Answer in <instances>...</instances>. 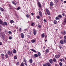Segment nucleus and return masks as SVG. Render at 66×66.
Returning a JSON list of instances; mask_svg holds the SVG:
<instances>
[{"label": "nucleus", "instance_id": "f257e3e1", "mask_svg": "<svg viewBox=\"0 0 66 66\" xmlns=\"http://www.w3.org/2000/svg\"><path fill=\"white\" fill-rule=\"evenodd\" d=\"M12 52L11 51H11H9L7 53L10 56H12L13 55V54L12 53Z\"/></svg>", "mask_w": 66, "mask_h": 66}, {"label": "nucleus", "instance_id": "f03ea898", "mask_svg": "<svg viewBox=\"0 0 66 66\" xmlns=\"http://www.w3.org/2000/svg\"><path fill=\"white\" fill-rule=\"evenodd\" d=\"M45 10L47 14H48V15H50V12H49V10H48L47 9H46Z\"/></svg>", "mask_w": 66, "mask_h": 66}, {"label": "nucleus", "instance_id": "7ed1b4c3", "mask_svg": "<svg viewBox=\"0 0 66 66\" xmlns=\"http://www.w3.org/2000/svg\"><path fill=\"white\" fill-rule=\"evenodd\" d=\"M61 34L62 35H65L66 34V31H61Z\"/></svg>", "mask_w": 66, "mask_h": 66}, {"label": "nucleus", "instance_id": "20e7f679", "mask_svg": "<svg viewBox=\"0 0 66 66\" xmlns=\"http://www.w3.org/2000/svg\"><path fill=\"white\" fill-rule=\"evenodd\" d=\"M60 56L59 54H58V55H56L55 56V57L56 59H59V57H60Z\"/></svg>", "mask_w": 66, "mask_h": 66}, {"label": "nucleus", "instance_id": "39448f33", "mask_svg": "<svg viewBox=\"0 0 66 66\" xmlns=\"http://www.w3.org/2000/svg\"><path fill=\"white\" fill-rule=\"evenodd\" d=\"M21 38H23L24 37V34L23 33H21Z\"/></svg>", "mask_w": 66, "mask_h": 66}, {"label": "nucleus", "instance_id": "423d86ee", "mask_svg": "<svg viewBox=\"0 0 66 66\" xmlns=\"http://www.w3.org/2000/svg\"><path fill=\"white\" fill-rule=\"evenodd\" d=\"M7 24V22H4L3 23V24L2 25L3 26H6Z\"/></svg>", "mask_w": 66, "mask_h": 66}, {"label": "nucleus", "instance_id": "0eeeda50", "mask_svg": "<svg viewBox=\"0 0 66 66\" xmlns=\"http://www.w3.org/2000/svg\"><path fill=\"white\" fill-rule=\"evenodd\" d=\"M36 30L35 29H33V33L34 35H35L36 34Z\"/></svg>", "mask_w": 66, "mask_h": 66}, {"label": "nucleus", "instance_id": "6e6552de", "mask_svg": "<svg viewBox=\"0 0 66 66\" xmlns=\"http://www.w3.org/2000/svg\"><path fill=\"white\" fill-rule=\"evenodd\" d=\"M39 15L40 17H42V16H43V14H42V13L41 11H40L39 12Z\"/></svg>", "mask_w": 66, "mask_h": 66}, {"label": "nucleus", "instance_id": "1a4fd4ad", "mask_svg": "<svg viewBox=\"0 0 66 66\" xmlns=\"http://www.w3.org/2000/svg\"><path fill=\"white\" fill-rule=\"evenodd\" d=\"M37 4L39 7H42V5H41L40 3V2H38Z\"/></svg>", "mask_w": 66, "mask_h": 66}, {"label": "nucleus", "instance_id": "9d476101", "mask_svg": "<svg viewBox=\"0 0 66 66\" xmlns=\"http://www.w3.org/2000/svg\"><path fill=\"white\" fill-rule=\"evenodd\" d=\"M12 51L13 53H16V52H17L16 50L15 49H13Z\"/></svg>", "mask_w": 66, "mask_h": 66}, {"label": "nucleus", "instance_id": "9b49d317", "mask_svg": "<svg viewBox=\"0 0 66 66\" xmlns=\"http://www.w3.org/2000/svg\"><path fill=\"white\" fill-rule=\"evenodd\" d=\"M3 21L1 19H0V24H2H2H3Z\"/></svg>", "mask_w": 66, "mask_h": 66}, {"label": "nucleus", "instance_id": "f8f14e48", "mask_svg": "<svg viewBox=\"0 0 66 66\" xmlns=\"http://www.w3.org/2000/svg\"><path fill=\"white\" fill-rule=\"evenodd\" d=\"M46 65L48 66H51V64L49 62L46 63Z\"/></svg>", "mask_w": 66, "mask_h": 66}, {"label": "nucleus", "instance_id": "ddd939ff", "mask_svg": "<svg viewBox=\"0 0 66 66\" xmlns=\"http://www.w3.org/2000/svg\"><path fill=\"white\" fill-rule=\"evenodd\" d=\"M53 2H50V5L51 6H52L53 5Z\"/></svg>", "mask_w": 66, "mask_h": 66}, {"label": "nucleus", "instance_id": "4468645a", "mask_svg": "<svg viewBox=\"0 0 66 66\" xmlns=\"http://www.w3.org/2000/svg\"><path fill=\"white\" fill-rule=\"evenodd\" d=\"M30 50H31V51H32L34 52H36V51L35 50L33 49H30Z\"/></svg>", "mask_w": 66, "mask_h": 66}, {"label": "nucleus", "instance_id": "2eb2a0df", "mask_svg": "<svg viewBox=\"0 0 66 66\" xmlns=\"http://www.w3.org/2000/svg\"><path fill=\"white\" fill-rule=\"evenodd\" d=\"M35 40L34 39H32L31 40V42L32 43H35Z\"/></svg>", "mask_w": 66, "mask_h": 66}, {"label": "nucleus", "instance_id": "dca6fc26", "mask_svg": "<svg viewBox=\"0 0 66 66\" xmlns=\"http://www.w3.org/2000/svg\"><path fill=\"white\" fill-rule=\"evenodd\" d=\"M0 10L2 12H3V11H4V9H3L1 7H0Z\"/></svg>", "mask_w": 66, "mask_h": 66}, {"label": "nucleus", "instance_id": "f3484780", "mask_svg": "<svg viewBox=\"0 0 66 66\" xmlns=\"http://www.w3.org/2000/svg\"><path fill=\"white\" fill-rule=\"evenodd\" d=\"M41 37H43V38H44L45 37V34L43 33L41 35Z\"/></svg>", "mask_w": 66, "mask_h": 66}, {"label": "nucleus", "instance_id": "a211bd4d", "mask_svg": "<svg viewBox=\"0 0 66 66\" xmlns=\"http://www.w3.org/2000/svg\"><path fill=\"white\" fill-rule=\"evenodd\" d=\"M60 43L61 44H64V42L62 40H61L60 41Z\"/></svg>", "mask_w": 66, "mask_h": 66}, {"label": "nucleus", "instance_id": "6ab92c4d", "mask_svg": "<svg viewBox=\"0 0 66 66\" xmlns=\"http://www.w3.org/2000/svg\"><path fill=\"white\" fill-rule=\"evenodd\" d=\"M49 49H47L46 50H45V52H46L47 53H49Z\"/></svg>", "mask_w": 66, "mask_h": 66}, {"label": "nucleus", "instance_id": "aec40b11", "mask_svg": "<svg viewBox=\"0 0 66 66\" xmlns=\"http://www.w3.org/2000/svg\"><path fill=\"white\" fill-rule=\"evenodd\" d=\"M29 62H30V63H32L33 62V60H32V59H29Z\"/></svg>", "mask_w": 66, "mask_h": 66}, {"label": "nucleus", "instance_id": "412c9836", "mask_svg": "<svg viewBox=\"0 0 66 66\" xmlns=\"http://www.w3.org/2000/svg\"><path fill=\"white\" fill-rule=\"evenodd\" d=\"M49 61L50 62V63H51V64H52L53 62L52 61V59H50V60H49Z\"/></svg>", "mask_w": 66, "mask_h": 66}, {"label": "nucleus", "instance_id": "4be33fe9", "mask_svg": "<svg viewBox=\"0 0 66 66\" xmlns=\"http://www.w3.org/2000/svg\"><path fill=\"white\" fill-rule=\"evenodd\" d=\"M55 19L56 20H60V18L58 16H57L55 18Z\"/></svg>", "mask_w": 66, "mask_h": 66}, {"label": "nucleus", "instance_id": "5701e85b", "mask_svg": "<svg viewBox=\"0 0 66 66\" xmlns=\"http://www.w3.org/2000/svg\"><path fill=\"white\" fill-rule=\"evenodd\" d=\"M60 0H54V1L55 2V3H57L59 2Z\"/></svg>", "mask_w": 66, "mask_h": 66}, {"label": "nucleus", "instance_id": "b1692460", "mask_svg": "<svg viewBox=\"0 0 66 66\" xmlns=\"http://www.w3.org/2000/svg\"><path fill=\"white\" fill-rule=\"evenodd\" d=\"M58 16L59 17V18H62V15L61 14H59Z\"/></svg>", "mask_w": 66, "mask_h": 66}, {"label": "nucleus", "instance_id": "393cba45", "mask_svg": "<svg viewBox=\"0 0 66 66\" xmlns=\"http://www.w3.org/2000/svg\"><path fill=\"white\" fill-rule=\"evenodd\" d=\"M26 16L27 18H29L30 16V15H29L28 14H27L26 15Z\"/></svg>", "mask_w": 66, "mask_h": 66}, {"label": "nucleus", "instance_id": "a878e982", "mask_svg": "<svg viewBox=\"0 0 66 66\" xmlns=\"http://www.w3.org/2000/svg\"><path fill=\"white\" fill-rule=\"evenodd\" d=\"M5 57H6V59H7V58H9V56H8V55H7V54H6L5 55Z\"/></svg>", "mask_w": 66, "mask_h": 66}, {"label": "nucleus", "instance_id": "bb28decb", "mask_svg": "<svg viewBox=\"0 0 66 66\" xmlns=\"http://www.w3.org/2000/svg\"><path fill=\"white\" fill-rule=\"evenodd\" d=\"M54 24H56V23H57V21H56V20H54Z\"/></svg>", "mask_w": 66, "mask_h": 66}, {"label": "nucleus", "instance_id": "cd10ccee", "mask_svg": "<svg viewBox=\"0 0 66 66\" xmlns=\"http://www.w3.org/2000/svg\"><path fill=\"white\" fill-rule=\"evenodd\" d=\"M10 23H14V21L13 20H11L10 21Z\"/></svg>", "mask_w": 66, "mask_h": 66}, {"label": "nucleus", "instance_id": "c85d7f7f", "mask_svg": "<svg viewBox=\"0 0 66 66\" xmlns=\"http://www.w3.org/2000/svg\"><path fill=\"white\" fill-rule=\"evenodd\" d=\"M34 56L35 57H38V55H37V54H34Z\"/></svg>", "mask_w": 66, "mask_h": 66}, {"label": "nucleus", "instance_id": "c756f323", "mask_svg": "<svg viewBox=\"0 0 66 66\" xmlns=\"http://www.w3.org/2000/svg\"><path fill=\"white\" fill-rule=\"evenodd\" d=\"M38 28H42V26H41L39 24H38Z\"/></svg>", "mask_w": 66, "mask_h": 66}, {"label": "nucleus", "instance_id": "7c9ffc66", "mask_svg": "<svg viewBox=\"0 0 66 66\" xmlns=\"http://www.w3.org/2000/svg\"><path fill=\"white\" fill-rule=\"evenodd\" d=\"M34 24H35V22H34V23L32 22L31 23V26H34Z\"/></svg>", "mask_w": 66, "mask_h": 66}, {"label": "nucleus", "instance_id": "2f4dec72", "mask_svg": "<svg viewBox=\"0 0 66 66\" xmlns=\"http://www.w3.org/2000/svg\"><path fill=\"white\" fill-rule=\"evenodd\" d=\"M37 53L38 54V55L39 56H40V55H41V54H40V52H38Z\"/></svg>", "mask_w": 66, "mask_h": 66}, {"label": "nucleus", "instance_id": "473e14b6", "mask_svg": "<svg viewBox=\"0 0 66 66\" xmlns=\"http://www.w3.org/2000/svg\"><path fill=\"white\" fill-rule=\"evenodd\" d=\"M53 61H54V62H55L56 61V59L55 58H54L53 60Z\"/></svg>", "mask_w": 66, "mask_h": 66}, {"label": "nucleus", "instance_id": "72a5a7b5", "mask_svg": "<svg viewBox=\"0 0 66 66\" xmlns=\"http://www.w3.org/2000/svg\"><path fill=\"white\" fill-rule=\"evenodd\" d=\"M14 59L15 60H16V59H17V56H14Z\"/></svg>", "mask_w": 66, "mask_h": 66}, {"label": "nucleus", "instance_id": "f704fd0d", "mask_svg": "<svg viewBox=\"0 0 66 66\" xmlns=\"http://www.w3.org/2000/svg\"><path fill=\"white\" fill-rule=\"evenodd\" d=\"M20 66H24V64L23 63H22L20 64Z\"/></svg>", "mask_w": 66, "mask_h": 66}, {"label": "nucleus", "instance_id": "c9c22d12", "mask_svg": "<svg viewBox=\"0 0 66 66\" xmlns=\"http://www.w3.org/2000/svg\"><path fill=\"white\" fill-rule=\"evenodd\" d=\"M15 16L17 17V18H19V17L18 16V15H17V14H16V13H15Z\"/></svg>", "mask_w": 66, "mask_h": 66}, {"label": "nucleus", "instance_id": "e433bc0d", "mask_svg": "<svg viewBox=\"0 0 66 66\" xmlns=\"http://www.w3.org/2000/svg\"><path fill=\"white\" fill-rule=\"evenodd\" d=\"M59 64L60 66H62V62H60Z\"/></svg>", "mask_w": 66, "mask_h": 66}, {"label": "nucleus", "instance_id": "4c0bfd02", "mask_svg": "<svg viewBox=\"0 0 66 66\" xmlns=\"http://www.w3.org/2000/svg\"><path fill=\"white\" fill-rule=\"evenodd\" d=\"M64 22H65V23H66V18H64Z\"/></svg>", "mask_w": 66, "mask_h": 66}, {"label": "nucleus", "instance_id": "58836bf2", "mask_svg": "<svg viewBox=\"0 0 66 66\" xmlns=\"http://www.w3.org/2000/svg\"><path fill=\"white\" fill-rule=\"evenodd\" d=\"M36 18L37 19H39V18H40V16H36Z\"/></svg>", "mask_w": 66, "mask_h": 66}, {"label": "nucleus", "instance_id": "ea45409f", "mask_svg": "<svg viewBox=\"0 0 66 66\" xmlns=\"http://www.w3.org/2000/svg\"><path fill=\"white\" fill-rule=\"evenodd\" d=\"M19 62H17L16 64V65H19Z\"/></svg>", "mask_w": 66, "mask_h": 66}, {"label": "nucleus", "instance_id": "a19ab883", "mask_svg": "<svg viewBox=\"0 0 66 66\" xmlns=\"http://www.w3.org/2000/svg\"><path fill=\"white\" fill-rule=\"evenodd\" d=\"M21 28H20L19 29V32H21Z\"/></svg>", "mask_w": 66, "mask_h": 66}, {"label": "nucleus", "instance_id": "79ce46f5", "mask_svg": "<svg viewBox=\"0 0 66 66\" xmlns=\"http://www.w3.org/2000/svg\"><path fill=\"white\" fill-rule=\"evenodd\" d=\"M1 56H2V57L4 56V55L3 54H1Z\"/></svg>", "mask_w": 66, "mask_h": 66}, {"label": "nucleus", "instance_id": "37998d69", "mask_svg": "<svg viewBox=\"0 0 66 66\" xmlns=\"http://www.w3.org/2000/svg\"><path fill=\"white\" fill-rule=\"evenodd\" d=\"M64 39H66V36H65L64 37Z\"/></svg>", "mask_w": 66, "mask_h": 66}, {"label": "nucleus", "instance_id": "c03bdc74", "mask_svg": "<svg viewBox=\"0 0 66 66\" xmlns=\"http://www.w3.org/2000/svg\"><path fill=\"white\" fill-rule=\"evenodd\" d=\"M66 39H64L63 40L64 42L65 43H66Z\"/></svg>", "mask_w": 66, "mask_h": 66}, {"label": "nucleus", "instance_id": "a18cd8bd", "mask_svg": "<svg viewBox=\"0 0 66 66\" xmlns=\"http://www.w3.org/2000/svg\"><path fill=\"white\" fill-rule=\"evenodd\" d=\"M20 10V7H18L17 8V10Z\"/></svg>", "mask_w": 66, "mask_h": 66}, {"label": "nucleus", "instance_id": "49530a36", "mask_svg": "<svg viewBox=\"0 0 66 66\" xmlns=\"http://www.w3.org/2000/svg\"><path fill=\"white\" fill-rule=\"evenodd\" d=\"M8 33L9 34H12V32L11 31H9Z\"/></svg>", "mask_w": 66, "mask_h": 66}, {"label": "nucleus", "instance_id": "de8ad7c7", "mask_svg": "<svg viewBox=\"0 0 66 66\" xmlns=\"http://www.w3.org/2000/svg\"><path fill=\"white\" fill-rule=\"evenodd\" d=\"M44 21L45 22H47V21H46V20L44 19Z\"/></svg>", "mask_w": 66, "mask_h": 66}, {"label": "nucleus", "instance_id": "09e8293b", "mask_svg": "<svg viewBox=\"0 0 66 66\" xmlns=\"http://www.w3.org/2000/svg\"><path fill=\"white\" fill-rule=\"evenodd\" d=\"M24 61L26 63H27V61H26V60L25 59H24Z\"/></svg>", "mask_w": 66, "mask_h": 66}, {"label": "nucleus", "instance_id": "8fccbe9b", "mask_svg": "<svg viewBox=\"0 0 66 66\" xmlns=\"http://www.w3.org/2000/svg\"><path fill=\"white\" fill-rule=\"evenodd\" d=\"M9 39H12V37H9Z\"/></svg>", "mask_w": 66, "mask_h": 66}, {"label": "nucleus", "instance_id": "3c124183", "mask_svg": "<svg viewBox=\"0 0 66 66\" xmlns=\"http://www.w3.org/2000/svg\"><path fill=\"white\" fill-rule=\"evenodd\" d=\"M1 45H2V43L1 42H0V46Z\"/></svg>", "mask_w": 66, "mask_h": 66}, {"label": "nucleus", "instance_id": "603ef678", "mask_svg": "<svg viewBox=\"0 0 66 66\" xmlns=\"http://www.w3.org/2000/svg\"><path fill=\"white\" fill-rule=\"evenodd\" d=\"M27 37H28V38H30V36L29 35H27Z\"/></svg>", "mask_w": 66, "mask_h": 66}, {"label": "nucleus", "instance_id": "864d4df0", "mask_svg": "<svg viewBox=\"0 0 66 66\" xmlns=\"http://www.w3.org/2000/svg\"><path fill=\"white\" fill-rule=\"evenodd\" d=\"M9 5L10 7H12V6H11V5L10 4H9Z\"/></svg>", "mask_w": 66, "mask_h": 66}, {"label": "nucleus", "instance_id": "5fc2aeb1", "mask_svg": "<svg viewBox=\"0 0 66 66\" xmlns=\"http://www.w3.org/2000/svg\"><path fill=\"white\" fill-rule=\"evenodd\" d=\"M60 62H62L63 61V60L61 59H60Z\"/></svg>", "mask_w": 66, "mask_h": 66}, {"label": "nucleus", "instance_id": "6e6d98bb", "mask_svg": "<svg viewBox=\"0 0 66 66\" xmlns=\"http://www.w3.org/2000/svg\"><path fill=\"white\" fill-rule=\"evenodd\" d=\"M65 13H64L62 14V15L63 16H65Z\"/></svg>", "mask_w": 66, "mask_h": 66}, {"label": "nucleus", "instance_id": "4d7b16f0", "mask_svg": "<svg viewBox=\"0 0 66 66\" xmlns=\"http://www.w3.org/2000/svg\"><path fill=\"white\" fill-rule=\"evenodd\" d=\"M2 38H3H3H4V36L2 35Z\"/></svg>", "mask_w": 66, "mask_h": 66}, {"label": "nucleus", "instance_id": "13d9d810", "mask_svg": "<svg viewBox=\"0 0 66 66\" xmlns=\"http://www.w3.org/2000/svg\"><path fill=\"white\" fill-rule=\"evenodd\" d=\"M4 58V56H3L2 57V60H3V59Z\"/></svg>", "mask_w": 66, "mask_h": 66}, {"label": "nucleus", "instance_id": "bf43d9fd", "mask_svg": "<svg viewBox=\"0 0 66 66\" xmlns=\"http://www.w3.org/2000/svg\"><path fill=\"white\" fill-rule=\"evenodd\" d=\"M29 34H32V31H30V33H29Z\"/></svg>", "mask_w": 66, "mask_h": 66}, {"label": "nucleus", "instance_id": "052dcab7", "mask_svg": "<svg viewBox=\"0 0 66 66\" xmlns=\"http://www.w3.org/2000/svg\"><path fill=\"white\" fill-rule=\"evenodd\" d=\"M31 15H34V13H31Z\"/></svg>", "mask_w": 66, "mask_h": 66}, {"label": "nucleus", "instance_id": "680f3d73", "mask_svg": "<svg viewBox=\"0 0 66 66\" xmlns=\"http://www.w3.org/2000/svg\"><path fill=\"white\" fill-rule=\"evenodd\" d=\"M13 4H14V5H16V3L14 2Z\"/></svg>", "mask_w": 66, "mask_h": 66}, {"label": "nucleus", "instance_id": "e2e57ef3", "mask_svg": "<svg viewBox=\"0 0 66 66\" xmlns=\"http://www.w3.org/2000/svg\"><path fill=\"white\" fill-rule=\"evenodd\" d=\"M32 65H33L34 66V65H35V63H33L32 64Z\"/></svg>", "mask_w": 66, "mask_h": 66}, {"label": "nucleus", "instance_id": "0e129e2a", "mask_svg": "<svg viewBox=\"0 0 66 66\" xmlns=\"http://www.w3.org/2000/svg\"><path fill=\"white\" fill-rule=\"evenodd\" d=\"M24 64H25L26 66H27V63H24Z\"/></svg>", "mask_w": 66, "mask_h": 66}, {"label": "nucleus", "instance_id": "69168bd1", "mask_svg": "<svg viewBox=\"0 0 66 66\" xmlns=\"http://www.w3.org/2000/svg\"><path fill=\"white\" fill-rule=\"evenodd\" d=\"M14 3H15V2H14V1H12V3L13 4Z\"/></svg>", "mask_w": 66, "mask_h": 66}, {"label": "nucleus", "instance_id": "338daca9", "mask_svg": "<svg viewBox=\"0 0 66 66\" xmlns=\"http://www.w3.org/2000/svg\"><path fill=\"white\" fill-rule=\"evenodd\" d=\"M64 3H66V1H64Z\"/></svg>", "mask_w": 66, "mask_h": 66}, {"label": "nucleus", "instance_id": "774afa93", "mask_svg": "<svg viewBox=\"0 0 66 66\" xmlns=\"http://www.w3.org/2000/svg\"><path fill=\"white\" fill-rule=\"evenodd\" d=\"M47 40H45V42H47Z\"/></svg>", "mask_w": 66, "mask_h": 66}]
</instances>
